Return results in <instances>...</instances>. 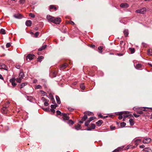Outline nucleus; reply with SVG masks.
<instances>
[{
	"instance_id": "nucleus-27",
	"label": "nucleus",
	"mask_w": 152,
	"mask_h": 152,
	"mask_svg": "<svg viewBox=\"0 0 152 152\" xmlns=\"http://www.w3.org/2000/svg\"><path fill=\"white\" fill-rule=\"evenodd\" d=\"M80 126L81 125L78 124L77 125L75 126V128L76 129L78 130L80 129Z\"/></svg>"
},
{
	"instance_id": "nucleus-30",
	"label": "nucleus",
	"mask_w": 152,
	"mask_h": 152,
	"mask_svg": "<svg viewBox=\"0 0 152 152\" xmlns=\"http://www.w3.org/2000/svg\"><path fill=\"white\" fill-rule=\"evenodd\" d=\"M67 123L69 124V125H73L74 123V122L72 120H69L68 122Z\"/></svg>"
},
{
	"instance_id": "nucleus-3",
	"label": "nucleus",
	"mask_w": 152,
	"mask_h": 152,
	"mask_svg": "<svg viewBox=\"0 0 152 152\" xmlns=\"http://www.w3.org/2000/svg\"><path fill=\"white\" fill-rule=\"evenodd\" d=\"M151 141V139L149 138L145 137L143 140V142L144 144H148L150 143Z\"/></svg>"
},
{
	"instance_id": "nucleus-10",
	"label": "nucleus",
	"mask_w": 152,
	"mask_h": 152,
	"mask_svg": "<svg viewBox=\"0 0 152 152\" xmlns=\"http://www.w3.org/2000/svg\"><path fill=\"white\" fill-rule=\"evenodd\" d=\"M54 17H52V16L50 15H47V18L48 21L50 22H51L53 23V20Z\"/></svg>"
},
{
	"instance_id": "nucleus-14",
	"label": "nucleus",
	"mask_w": 152,
	"mask_h": 152,
	"mask_svg": "<svg viewBox=\"0 0 152 152\" xmlns=\"http://www.w3.org/2000/svg\"><path fill=\"white\" fill-rule=\"evenodd\" d=\"M143 150L144 152H152L151 150L149 148H145Z\"/></svg>"
},
{
	"instance_id": "nucleus-4",
	"label": "nucleus",
	"mask_w": 152,
	"mask_h": 152,
	"mask_svg": "<svg viewBox=\"0 0 152 152\" xmlns=\"http://www.w3.org/2000/svg\"><path fill=\"white\" fill-rule=\"evenodd\" d=\"M61 116H63V118L64 120H69V114H68L62 113Z\"/></svg>"
},
{
	"instance_id": "nucleus-8",
	"label": "nucleus",
	"mask_w": 152,
	"mask_h": 152,
	"mask_svg": "<svg viewBox=\"0 0 152 152\" xmlns=\"http://www.w3.org/2000/svg\"><path fill=\"white\" fill-rule=\"evenodd\" d=\"M34 56L33 54H29L26 57V59L27 60L28 59L29 60H32L33 59Z\"/></svg>"
},
{
	"instance_id": "nucleus-51",
	"label": "nucleus",
	"mask_w": 152,
	"mask_h": 152,
	"mask_svg": "<svg viewBox=\"0 0 152 152\" xmlns=\"http://www.w3.org/2000/svg\"><path fill=\"white\" fill-rule=\"evenodd\" d=\"M20 2L21 4H23L24 3L25 0H20Z\"/></svg>"
},
{
	"instance_id": "nucleus-56",
	"label": "nucleus",
	"mask_w": 152,
	"mask_h": 152,
	"mask_svg": "<svg viewBox=\"0 0 152 152\" xmlns=\"http://www.w3.org/2000/svg\"><path fill=\"white\" fill-rule=\"evenodd\" d=\"M44 104L46 106H48V105L49 104L47 102H45Z\"/></svg>"
},
{
	"instance_id": "nucleus-6",
	"label": "nucleus",
	"mask_w": 152,
	"mask_h": 152,
	"mask_svg": "<svg viewBox=\"0 0 152 152\" xmlns=\"http://www.w3.org/2000/svg\"><path fill=\"white\" fill-rule=\"evenodd\" d=\"M15 79L14 77H12L10 80V82L11 83L13 86L14 87L17 85L15 83Z\"/></svg>"
},
{
	"instance_id": "nucleus-22",
	"label": "nucleus",
	"mask_w": 152,
	"mask_h": 152,
	"mask_svg": "<svg viewBox=\"0 0 152 152\" xmlns=\"http://www.w3.org/2000/svg\"><path fill=\"white\" fill-rule=\"evenodd\" d=\"M44 58L43 56H41L38 57V58L37 59V61L39 62H41L42 59Z\"/></svg>"
},
{
	"instance_id": "nucleus-33",
	"label": "nucleus",
	"mask_w": 152,
	"mask_h": 152,
	"mask_svg": "<svg viewBox=\"0 0 152 152\" xmlns=\"http://www.w3.org/2000/svg\"><path fill=\"white\" fill-rule=\"evenodd\" d=\"M27 84L26 83H22L20 85V88H22L23 87H24L25 85H27Z\"/></svg>"
},
{
	"instance_id": "nucleus-61",
	"label": "nucleus",
	"mask_w": 152,
	"mask_h": 152,
	"mask_svg": "<svg viewBox=\"0 0 152 152\" xmlns=\"http://www.w3.org/2000/svg\"><path fill=\"white\" fill-rule=\"evenodd\" d=\"M0 79L1 80H4V78L2 76V75L0 74Z\"/></svg>"
},
{
	"instance_id": "nucleus-37",
	"label": "nucleus",
	"mask_w": 152,
	"mask_h": 152,
	"mask_svg": "<svg viewBox=\"0 0 152 152\" xmlns=\"http://www.w3.org/2000/svg\"><path fill=\"white\" fill-rule=\"evenodd\" d=\"M40 92L41 94H42L43 96L46 95V93L44 92V91L41 90L40 91Z\"/></svg>"
},
{
	"instance_id": "nucleus-39",
	"label": "nucleus",
	"mask_w": 152,
	"mask_h": 152,
	"mask_svg": "<svg viewBox=\"0 0 152 152\" xmlns=\"http://www.w3.org/2000/svg\"><path fill=\"white\" fill-rule=\"evenodd\" d=\"M90 122V121L88 120H87V121L85 123V125L86 126H88Z\"/></svg>"
},
{
	"instance_id": "nucleus-18",
	"label": "nucleus",
	"mask_w": 152,
	"mask_h": 152,
	"mask_svg": "<svg viewBox=\"0 0 152 152\" xmlns=\"http://www.w3.org/2000/svg\"><path fill=\"white\" fill-rule=\"evenodd\" d=\"M141 142V140L140 139H137L135 141V145L136 146L138 145Z\"/></svg>"
},
{
	"instance_id": "nucleus-60",
	"label": "nucleus",
	"mask_w": 152,
	"mask_h": 152,
	"mask_svg": "<svg viewBox=\"0 0 152 152\" xmlns=\"http://www.w3.org/2000/svg\"><path fill=\"white\" fill-rule=\"evenodd\" d=\"M142 111H143L142 110V111H137V112L139 114H142V113H143Z\"/></svg>"
},
{
	"instance_id": "nucleus-47",
	"label": "nucleus",
	"mask_w": 152,
	"mask_h": 152,
	"mask_svg": "<svg viewBox=\"0 0 152 152\" xmlns=\"http://www.w3.org/2000/svg\"><path fill=\"white\" fill-rule=\"evenodd\" d=\"M39 32H36L34 34L35 37H38V36H39Z\"/></svg>"
},
{
	"instance_id": "nucleus-31",
	"label": "nucleus",
	"mask_w": 152,
	"mask_h": 152,
	"mask_svg": "<svg viewBox=\"0 0 152 152\" xmlns=\"http://www.w3.org/2000/svg\"><path fill=\"white\" fill-rule=\"evenodd\" d=\"M129 50L131 51L132 54L133 53L135 52V49L133 48H130Z\"/></svg>"
},
{
	"instance_id": "nucleus-7",
	"label": "nucleus",
	"mask_w": 152,
	"mask_h": 152,
	"mask_svg": "<svg viewBox=\"0 0 152 152\" xmlns=\"http://www.w3.org/2000/svg\"><path fill=\"white\" fill-rule=\"evenodd\" d=\"M8 107V106H6L5 107H3L1 109V112L3 114H6L8 112V110L7 108Z\"/></svg>"
},
{
	"instance_id": "nucleus-15",
	"label": "nucleus",
	"mask_w": 152,
	"mask_h": 152,
	"mask_svg": "<svg viewBox=\"0 0 152 152\" xmlns=\"http://www.w3.org/2000/svg\"><path fill=\"white\" fill-rule=\"evenodd\" d=\"M123 148L124 146L118 147L114 150L113 152H118L121 150Z\"/></svg>"
},
{
	"instance_id": "nucleus-17",
	"label": "nucleus",
	"mask_w": 152,
	"mask_h": 152,
	"mask_svg": "<svg viewBox=\"0 0 152 152\" xmlns=\"http://www.w3.org/2000/svg\"><path fill=\"white\" fill-rule=\"evenodd\" d=\"M84 113V114H86V115H88L89 116L93 115H94L93 113L89 111L85 112Z\"/></svg>"
},
{
	"instance_id": "nucleus-34",
	"label": "nucleus",
	"mask_w": 152,
	"mask_h": 152,
	"mask_svg": "<svg viewBox=\"0 0 152 152\" xmlns=\"http://www.w3.org/2000/svg\"><path fill=\"white\" fill-rule=\"evenodd\" d=\"M118 115L119 116L118 118L119 120H121L122 119L123 116H122V115L120 114V112L118 113Z\"/></svg>"
},
{
	"instance_id": "nucleus-9",
	"label": "nucleus",
	"mask_w": 152,
	"mask_h": 152,
	"mask_svg": "<svg viewBox=\"0 0 152 152\" xmlns=\"http://www.w3.org/2000/svg\"><path fill=\"white\" fill-rule=\"evenodd\" d=\"M13 16L16 18L21 19L23 18L22 15L20 14H16L13 15Z\"/></svg>"
},
{
	"instance_id": "nucleus-2",
	"label": "nucleus",
	"mask_w": 152,
	"mask_h": 152,
	"mask_svg": "<svg viewBox=\"0 0 152 152\" xmlns=\"http://www.w3.org/2000/svg\"><path fill=\"white\" fill-rule=\"evenodd\" d=\"M146 9L145 8H143L141 9L138 10H136L135 12L136 13L144 14L146 12Z\"/></svg>"
},
{
	"instance_id": "nucleus-53",
	"label": "nucleus",
	"mask_w": 152,
	"mask_h": 152,
	"mask_svg": "<svg viewBox=\"0 0 152 152\" xmlns=\"http://www.w3.org/2000/svg\"><path fill=\"white\" fill-rule=\"evenodd\" d=\"M115 128V127L113 126H110V129L111 130H113Z\"/></svg>"
},
{
	"instance_id": "nucleus-54",
	"label": "nucleus",
	"mask_w": 152,
	"mask_h": 152,
	"mask_svg": "<svg viewBox=\"0 0 152 152\" xmlns=\"http://www.w3.org/2000/svg\"><path fill=\"white\" fill-rule=\"evenodd\" d=\"M92 129L91 128V127H88L87 128V130L88 131L91 130Z\"/></svg>"
},
{
	"instance_id": "nucleus-41",
	"label": "nucleus",
	"mask_w": 152,
	"mask_h": 152,
	"mask_svg": "<svg viewBox=\"0 0 152 152\" xmlns=\"http://www.w3.org/2000/svg\"><path fill=\"white\" fill-rule=\"evenodd\" d=\"M96 118L94 117H90L88 120L90 121H92L94 119Z\"/></svg>"
},
{
	"instance_id": "nucleus-26",
	"label": "nucleus",
	"mask_w": 152,
	"mask_h": 152,
	"mask_svg": "<svg viewBox=\"0 0 152 152\" xmlns=\"http://www.w3.org/2000/svg\"><path fill=\"white\" fill-rule=\"evenodd\" d=\"M87 118V115L86 114L83 116L82 118V120L83 121H86Z\"/></svg>"
},
{
	"instance_id": "nucleus-57",
	"label": "nucleus",
	"mask_w": 152,
	"mask_h": 152,
	"mask_svg": "<svg viewBox=\"0 0 152 152\" xmlns=\"http://www.w3.org/2000/svg\"><path fill=\"white\" fill-rule=\"evenodd\" d=\"M145 147V146L144 145H142L140 146V148H144Z\"/></svg>"
},
{
	"instance_id": "nucleus-44",
	"label": "nucleus",
	"mask_w": 152,
	"mask_h": 152,
	"mask_svg": "<svg viewBox=\"0 0 152 152\" xmlns=\"http://www.w3.org/2000/svg\"><path fill=\"white\" fill-rule=\"evenodd\" d=\"M91 127L92 129H94L95 128V125L94 124H92Z\"/></svg>"
},
{
	"instance_id": "nucleus-19",
	"label": "nucleus",
	"mask_w": 152,
	"mask_h": 152,
	"mask_svg": "<svg viewBox=\"0 0 152 152\" xmlns=\"http://www.w3.org/2000/svg\"><path fill=\"white\" fill-rule=\"evenodd\" d=\"M124 36L125 37H126L128 36L129 33L127 29H125L124 31Z\"/></svg>"
},
{
	"instance_id": "nucleus-36",
	"label": "nucleus",
	"mask_w": 152,
	"mask_h": 152,
	"mask_svg": "<svg viewBox=\"0 0 152 152\" xmlns=\"http://www.w3.org/2000/svg\"><path fill=\"white\" fill-rule=\"evenodd\" d=\"M22 80V79L19 77L16 79V81L18 83H20Z\"/></svg>"
},
{
	"instance_id": "nucleus-23",
	"label": "nucleus",
	"mask_w": 152,
	"mask_h": 152,
	"mask_svg": "<svg viewBox=\"0 0 152 152\" xmlns=\"http://www.w3.org/2000/svg\"><path fill=\"white\" fill-rule=\"evenodd\" d=\"M56 99L57 103L59 104H60L61 103V101L59 97L58 96H56Z\"/></svg>"
},
{
	"instance_id": "nucleus-32",
	"label": "nucleus",
	"mask_w": 152,
	"mask_h": 152,
	"mask_svg": "<svg viewBox=\"0 0 152 152\" xmlns=\"http://www.w3.org/2000/svg\"><path fill=\"white\" fill-rule=\"evenodd\" d=\"M103 48V47L102 46H99L98 47V49L99 50V52L102 53V50Z\"/></svg>"
},
{
	"instance_id": "nucleus-42",
	"label": "nucleus",
	"mask_w": 152,
	"mask_h": 152,
	"mask_svg": "<svg viewBox=\"0 0 152 152\" xmlns=\"http://www.w3.org/2000/svg\"><path fill=\"white\" fill-rule=\"evenodd\" d=\"M35 88L36 89H41L42 88V86L40 85H37L36 86Z\"/></svg>"
},
{
	"instance_id": "nucleus-52",
	"label": "nucleus",
	"mask_w": 152,
	"mask_h": 152,
	"mask_svg": "<svg viewBox=\"0 0 152 152\" xmlns=\"http://www.w3.org/2000/svg\"><path fill=\"white\" fill-rule=\"evenodd\" d=\"M1 66L4 69H5L6 66L4 64H2Z\"/></svg>"
},
{
	"instance_id": "nucleus-40",
	"label": "nucleus",
	"mask_w": 152,
	"mask_h": 152,
	"mask_svg": "<svg viewBox=\"0 0 152 152\" xmlns=\"http://www.w3.org/2000/svg\"><path fill=\"white\" fill-rule=\"evenodd\" d=\"M29 15L32 18H34L35 17V15L31 13H30L29 14Z\"/></svg>"
},
{
	"instance_id": "nucleus-38",
	"label": "nucleus",
	"mask_w": 152,
	"mask_h": 152,
	"mask_svg": "<svg viewBox=\"0 0 152 152\" xmlns=\"http://www.w3.org/2000/svg\"><path fill=\"white\" fill-rule=\"evenodd\" d=\"M80 87L81 89L83 90L85 88V86L83 84H81L80 85Z\"/></svg>"
},
{
	"instance_id": "nucleus-46",
	"label": "nucleus",
	"mask_w": 152,
	"mask_h": 152,
	"mask_svg": "<svg viewBox=\"0 0 152 152\" xmlns=\"http://www.w3.org/2000/svg\"><path fill=\"white\" fill-rule=\"evenodd\" d=\"M52 108L55 109L56 107V105H51L50 106Z\"/></svg>"
},
{
	"instance_id": "nucleus-59",
	"label": "nucleus",
	"mask_w": 152,
	"mask_h": 152,
	"mask_svg": "<svg viewBox=\"0 0 152 152\" xmlns=\"http://www.w3.org/2000/svg\"><path fill=\"white\" fill-rule=\"evenodd\" d=\"M16 67L18 69H20V66L19 65H16Z\"/></svg>"
},
{
	"instance_id": "nucleus-58",
	"label": "nucleus",
	"mask_w": 152,
	"mask_h": 152,
	"mask_svg": "<svg viewBox=\"0 0 152 152\" xmlns=\"http://www.w3.org/2000/svg\"><path fill=\"white\" fill-rule=\"evenodd\" d=\"M51 111L53 113H54L55 112V110H54V109H50Z\"/></svg>"
},
{
	"instance_id": "nucleus-50",
	"label": "nucleus",
	"mask_w": 152,
	"mask_h": 152,
	"mask_svg": "<svg viewBox=\"0 0 152 152\" xmlns=\"http://www.w3.org/2000/svg\"><path fill=\"white\" fill-rule=\"evenodd\" d=\"M69 24H71L72 25H74V24H75L74 22H73L72 21H69Z\"/></svg>"
},
{
	"instance_id": "nucleus-63",
	"label": "nucleus",
	"mask_w": 152,
	"mask_h": 152,
	"mask_svg": "<svg viewBox=\"0 0 152 152\" xmlns=\"http://www.w3.org/2000/svg\"><path fill=\"white\" fill-rule=\"evenodd\" d=\"M98 116H99V117L100 118H102V115L101 114H99V115H98Z\"/></svg>"
},
{
	"instance_id": "nucleus-64",
	"label": "nucleus",
	"mask_w": 152,
	"mask_h": 152,
	"mask_svg": "<svg viewBox=\"0 0 152 152\" xmlns=\"http://www.w3.org/2000/svg\"><path fill=\"white\" fill-rule=\"evenodd\" d=\"M84 121H79V122L80 123H81V124H82V123H83V122Z\"/></svg>"
},
{
	"instance_id": "nucleus-1",
	"label": "nucleus",
	"mask_w": 152,
	"mask_h": 152,
	"mask_svg": "<svg viewBox=\"0 0 152 152\" xmlns=\"http://www.w3.org/2000/svg\"><path fill=\"white\" fill-rule=\"evenodd\" d=\"M120 114L122 115V116L124 117L123 121H124V118L126 117H129L130 118L132 116H133L132 115L130 114L129 112L128 111L120 112Z\"/></svg>"
},
{
	"instance_id": "nucleus-28",
	"label": "nucleus",
	"mask_w": 152,
	"mask_h": 152,
	"mask_svg": "<svg viewBox=\"0 0 152 152\" xmlns=\"http://www.w3.org/2000/svg\"><path fill=\"white\" fill-rule=\"evenodd\" d=\"M148 54L149 55L151 56L152 55V50L149 49L147 51Z\"/></svg>"
},
{
	"instance_id": "nucleus-35",
	"label": "nucleus",
	"mask_w": 152,
	"mask_h": 152,
	"mask_svg": "<svg viewBox=\"0 0 152 152\" xmlns=\"http://www.w3.org/2000/svg\"><path fill=\"white\" fill-rule=\"evenodd\" d=\"M50 9H54V10H57V8L55 6L53 5H51L50 6Z\"/></svg>"
},
{
	"instance_id": "nucleus-29",
	"label": "nucleus",
	"mask_w": 152,
	"mask_h": 152,
	"mask_svg": "<svg viewBox=\"0 0 152 152\" xmlns=\"http://www.w3.org/2000/svg\"><path fill=\"white\" fill-rule=\"evenodd\" d=\"M0 33L3 34H6L5 30L3 28H1L0 30Z\"/></svg>"
},
{
	"instance_id": "nucleus-49",
	"label": "nucleus",
	"mask_w": 152,
	"mask_h": 152,
	"mask_svg": "<svg viewBox=\"0 0 152 152\" xmlns=\"http://www.w3.org/2000/svg\"><path fill=\"white\" fill-rule=\"evenodd\" d=\"M43 109L45 111H46V112L49 111V108H43Z\"/></svg>"
},
{
	"instance_id": "nucleus-11",
	"label": "nucleus",
	"mask_w": 152,
	"mask_h": 152,
	"mask_svg": "<svg viewBox=\"0 0 152 152\" xmlns=\"http://www.w3.org/2000/svg\"><path fill=\"white\" fill-rule=\"evenodd\" d=\"M129 7L128 4L126 3H123L121 4L120 7L123 8H127Z\"/></svg>"
},
{
	"instance_id": "nucleus-62",
	"label": "nucleus",
	"mask_w": 152,
	"mask_h": 152,
	"mask_svg": "<svg viewBox=\"0 0 152 152\" xmlns=\"http://www.w3.org/2000/svg\"><path fill=\"white\" fill-rule=\"evenodd\" d=\"M123 43H124L123 41H121L120 42V45H123Z\"/></svg>"
},
{
	"instance_id": "nucleus-25",
	"label": "nucleus",
	"mask_w": 152,
	"mask_h": 152,
	"mask_svg": "<svg viewBox=\"0 0 152 152\" xmlns=\"http://www.w3.org/2000/svg\"><path fill=\"white\" fill-rule=\"evenodd\" d=\"M129 122L131 126H133L134 124V121L133 119H130L129 120Z\"/></svg>"
},
{
	"instance_id": "nucleus-5",
	"label": "nucleus",
	"mask_w": 152,
	"mask_h": 152,
	"mask_svg": "<svg viewBox=\"0 0 152 152\" xmlns=\"http://www.w3.org/2000/svg\"><path fill=\"white\" fill-rule=\"evenodd\" d=\"M53 23L56 24H59L61 22V19L60 18L57 17L54 18Z\"/></svg>"
},
{
	"instance_id": "nucleus-48",
	"label": "nucleus",
	"mask_w": 152,
	"mask_h": 152,
	"mask_svg": "<svg viewBox=\"0 0 152 152\" xmlns=\"http://www.w3.org/2000/svg\"><path fill=\"white\" fill-rule=\"evenodd\" d=\"M11 45V44L10 43H8L7 44L6 46L7 48H9Z\"/></svg>"
},
{
	"instance_id": "nucleus-21",
	"label": "nucleus",
	"mask_w": 152,
	"mask_h": 152,
	"mask_svg": "<svg viewBox=\"0 0 152 152\" xmlns=\"http://www.w3.org/2000/svg\"><path fill=\"white\" fill-rule=\"evenodd\" d=\"M46 45H44L42 46L41 48H39L38 50L39 51H41L42 50H44L46 48Z\"/></svg>"
},
{
	"instance_id": "nucleus-55",
	"label": "nucleus",
	"mask_w": 152,
	"mask_h": 152,
	"mask_svg": "<svg viewBox=\"0 0 152 152\" xmlns=\"http://www.w3.org/2000/svg\"><path fill=\"white\" fill-rule=\"evenodd\" d=\"M134 115L136 118H137L139 117L140 115H136V114H135L134 113L133 114Z\"/></svg>"
},
{
	"instance_id": "nucleus-24",
	"label": "nucleus",
	"mask_w": 152,
	"mask_h": 152,
	"mask_svg": "<svg viewBox=\"0 0 152 152\" xmlns=\"http://www.w3.org/2000/svg\"><path fill=\"white\" fill-rule=\"evenodd\" d=\"M142 66V65L141 64H136V66H135V67L137 69H138L140 68Z\"/></svg>"
},
{
	"instance_id": "nucleus-43",
	"label": "nucleus",
	"mask_w": 152,
	"mask_h": 152,
	"mask_svg": "<svg viewBox=\"0 0 152 152\" xmlns=\"http://www.w3.org/2000/svg\"><path fill=\"white\" fill-rule=\"evenodd\" d=\"M56 113L57 115H60L61 116V114L62 113H61V112L59 110H57L56 111Z\"/></svg>"
},
{
	"instance_id": "nucleus-13",
	"label": "nucleus",
	"mask_w": 152,
	"mask_h": 152,
	"mask_svg": "<svg viewBox=\"0 0 152 152\" xmlns=\"http://www.w3.org/2000/svg\"><path fill=\"white\" fill-rule=\"evenodd\" d=\"M26 25L27 26H31L32 24L31 21L30 20H28L26 22Z\"/></svg>"
},
{
	"instance_id": "nucleus-20",
	"label": "nucleus",
	"mask_w": 152,
	"mask_h": 152,
	"mask_svg": "<svg viewBox=\"0 0 152 152\" xmlns=\"http://www.w3.org/2000/svg\"><path fill=\"white\" fill-rule=\"evenodd\" d=\"M24 77V74L23 72H20L19 74V77L21 78L22 79Z\"/></svg>"
},
{
	"instance_id": "nucleus-45",
	"label": "nucleus",
	"mask_w": 152,
	"mask_h": 152,
	"mask_svg": "<svg viewBox=\"0 0 152 152\" xmlns=\"http://www.w3.org/2000/svg\"><path fill=\"white\" fill-rule=\"evenodd\" d=\"M126 125V123L124 122H122L121 124V126L122 127L124 126H125Z\"/></svg>"
},
{
	"instance_id": "nucleus-12",
	"label": "nucleus",
	"mask_w": 152,
	"mask_h": 152,
	"mask_svg": "<svg viewBox=\"0 0 152 152\" xmlns=\"http://www.w3.org/2000/svg\"><path fill=\"white\" fill-rule=\"evenodd\" d=\"M68 66V64L66 63L62 64L60 67V69L61 70L64 69H65Z\"/></svg>"
},
{
	"instance_id": "nucleus-16",
	"label": "nucleus",
	"mask_w": 152,
	"mask_h": 152,
	"mask_svg": "<svg viewBox=\"0 0 152 152\" xmlns=\"http://www.w3.org/2000/svg\"><path fill=\"white\" fill-rule=\"evenodd\" d=\"M103 123V121L102 120L98 121L97 122H96V124L97 126H100Z\"/></svg>"
}]
</instances>
